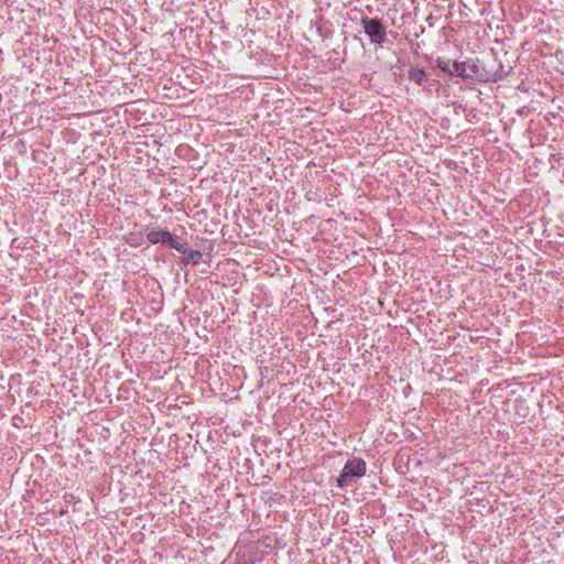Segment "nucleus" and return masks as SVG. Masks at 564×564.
<instances>
[{
	"instance_id": "1",
	"label": "nucleus",
	"mask_w": 564,
	"mask_h": 564,
	"mask_svg": "<svg viewBox=\"0 0 564 564\" xmlns=\"http://www.w3.org/2000/svg\"><path fill=\"white\" fill-rule=\"evenodd\" d=\"M465 67V75L462 78L473 79L481 83H498L509 75V70H505L500 65L499 69L492 72L486 69L479 59H467L462 62Z\"/></svg>"
},
{
	"instance_id": "2",
	"label": "nucleus",
	"mask_w": 564,
	"mask_h": 564,
	"mask_svg": "<svg viewBox=\"0 0 564 564\" xmlns=\"http://www.w3.org/2000/svg\"><path fill=\"white\" fill-rule=\"evenodd\" d=\"M367 465L362 458L352 457L349 458L339 477L337 478V486L339 488L347 487L350 485L352 478H360L366 474Z\"/></svg>"
},
{
	"instance_id": "3",
	"label": "nucleus",
	"mask_w": 564,
	"mask_h": 564,
	"mask_svg": "<svg viewBox=\"0 0 564 564\" xmlns=\"http://www.w3.org/2000/svg\"><path fill=\"white\" fill-rule=\"evenodd\" d=\"M364 32L373 44L382 45L387 40V31L378 18L365 17L360 20Z\"/></svg>"
},
{
	"instance_id": "4",
	"label": "nucleus",
	"mask_w": 564,
	"mask_h": 564,
	"mask_svg": "<svg viewBox=\"0 0 564 564\" xmlns=\"http://www.w3.org/2000/svg\"><path fill=\"white\" fill-rule=\"evenodd\" d=\"M436 66L444 73L452 76L462 77V75H465V67L464 64H462V62H452L451 59H444L438 57L436 59Z\"/></svg>"
},
{
	"instance_id": "5",
	"label": "nucleus",
	"mask_w": 564,
	"mask_h": 564,
	"mask_svg": "<svg viewBox=\"0 0 564 564\" xmlns=\"http://www.w3.org/2000/svg\"><path fill=\"white\" fill-rule=\"evenodd\" d=\"M175 236L167 230H150L147 234V239L152 243H162L170 247V243L174 242Z\"/></svg>"
},
{
	"instance_id": "6",
	"label": "nucleus",
	"mask_w": 564,
	"mask_h": 564,
	"mask_svg": "<svg viewBox=\"0 0 564 564\" xmlns=\"http://www.w3.org/2000/svg\"><path fill=\"white\" fill-rule=\"evenodd\" d=\"M408 77H409V79L411 82H414L415 84L424 87V84L426 82V75H425V72L423 69L412 67L409 70Z\"/></svg>"
},
{
	"instance_id": "7",
	"label": "nucleus",
	"mask_w": 564,
	"mask_h": 564,
	"mask_svg": "<svg viewBox=\"0 0 564 564\" xmlns=\"http://www.w3.org/2000/svg\"><path fill=\"white\" fill-rule=\"evenodd\" d=\"M203 258V253L198 250H191L182 260L184 264H198Z\"/></svg>"
},
{
	"instance_id": "8",
	"label": "nucleus",
	"mask_w": 564,
	"mask_h": 564,
	"mask_svg": "<svg viewBox=\"0 0 564 564\" xmlns=\"http://www.w3.org/2000/svg\"><path fill=\"white\" fill-rule=\"evenodd\" d=\"M170 248L177 250L178 252L186 256L191 250L183 243L177 242V240L174 238V242L170 243Z\"/></svg>"
}]
</instances>
